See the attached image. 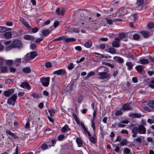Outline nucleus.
Segmentation results:
<instances>
[{
    "mask_svg": "<svg viewBox=\"0 0 154 154\" xmlns=\"http://www.w3.org/2000/svg\"><path fill=\"white\" fill-rule=\"evenodd\" d=\"M5 44L7 45L6 49L7 51L11 50L13 48H20L22 46L21 42L19 40H15L11 42V41H8L5 42Z\"/></svg>",
    "mask_w": 154,
    "mask_h": 154,
    "instance_id": "1",
    "label": "nucleus"
},
{
    "mask_svg": "<svg viewBox=\"0 0 154 154\" xmlns=\"http://www.w3.org/2000/svg\"><path fill=\"white\" fill-rule=\"evenodd\" d=\"M132 133V136L135 137L137 136L138 133L141 134H145L146 132V129L143 125H139L137 126L134 127L131 130Z\"/></svg>",
    "mask_w": 154,
    "mask_h": 154,
    "instance_id": "2",
    "label": "nucleus"
},
{
    "mask_svg": "<svg viewBox=\"0 0 154 154\" xmlns=\"http://www.w3.org/2000/svg\"><path fill=\"white\" fill-rule=\"evenodd\" d=\"M37 56V54L35 51L31 52L27 54L23 58V63L27 62L34 59Z\"/></svg>",
    "mask_w": 154,
    "mask_h": 154,
    "instance_id": "3",
    "label": "nucleus"
},
{
    "mask_svg": "<svg viewBox=\"0 0 154 154\" xmlns=\"http://www.w3.org/2000/svg\"><path fill=\"white\" fill-rule=\"evenodd\" d=\"M17 98V95L16 94H14L11 97L8 98L7 101V103L14 106Z\"/></svg>",
    "mask_w": 154,
    "mask_h": 154,
    "instance_id": "4",
    "label": "nucleus"
},
{
    "mask_svg": "<svg viewBox=\"0 0 154 154\" xmlns=\"http://www.w3.org/2000/svg\"><path fill=\"white\" fill-rule=\"evenodd\" d=\"M98 75L99 76L98 78L101 80H107L110 77V75L106 72H99Z\"/></svg>",
    "mask_w": 154,
    "mask_h": 154,
    "instance_id": "5",
    "label": "nucleus"
},
{
    "mask_svg": "<svg viewBox=\"0 0 154 154\" xmlns=\"http://www.w3.org/2000/svg\"><path fill=\"white\" fill-rule=\"evenodd\" d=\"M14 89H9L4 91L3 94L7 97H9L11 95L14 94Z\"/></svg>",
    "mask_w": 154,
    "mask_h": 154,
    "instance_id": "6",
    "label": "nucleus"
},
{
    "mask_svg": "<svg viewBox=\"0 0 154 154\" xmlns=\"http://www.w3.org/2000/svg\"><path fill=\"white\" fill-rule=\"evenodd\" d=\"M12 36V34L11 32H7L2 34V37L3 38L9 39L11 38Z\"/></svg>",
    "mask_w": 154,
    "mask_h": 154,
    "instance_id": "7",
    "label": "nucleus"
},
{
    "mask_svg": "<svg viewBox=\"0 0 154 154\" xmlns=\"http://www.w3.org/2000/svg\"><path fill=\"white\" fill-rule=\"evenodd\" d=\"M40 81L43 86H47L48 85V77H43L40 79Z\"/></svg>",
    "mask_w": 154,
    "mask_h": 154,
    "instance_id": "8",
    "label": "nucleus"
},
{
    "mask_svg": "<svg viewBox=\"0 0 154 154\" xmlns=\"http://www.w3.org/2000/svg\"><path fill=\"white\" fill-rule=\"evenodd\" d=\"M49 112L50 113V116L51 117H50L49 116V120L51 122L53 123L54 122V120L52 116H53L55 113V110L54 109H51L49 110Z\"/></svg>",
    "mask_w": 154,
    "mask_h": 154,
    "instance_id": "9",
    "label": "nucleus"
},
{
    "mask_svg": "<svg viewBox=\"0 0 154 154\" xmlns=\"http://www.w3.org/2000/svg\"><path fill=\"white\" fill-rule=\"evenodd\" d=\"M66 73L65 70L63 69H60L58 70L54 71L53 72L54 74L57 75H63Z\"/></svg>",
    "mask_w": 154,
    "mask_h": 154,
    "instance_id": "10",
    "label": "nucleus"
},
{
    "mask_svg": "<svg viewBox=\"0 0 154 154\" xmlns=\"http://www.w3.org/2000/svg\"><path fill=\"white\" fill-rule=\"evenodd\" d=\"M20 86L23 88L26 89L27 90H30L31 89V87L29 84L27 82H23L20 85Z\"/></svg>",
    "mask_w": 154,
    "mask_h": 154,
    "instance_id": "11",
    "label": "nucleus"
},
{
    "mask_svg": "<svg viewBox=\"0 0 154 154\" xmlns=\"http://www.w3.org/2000/svg\"><path fill=\"white\" fill-rule=\"evenodd\" d=\"M131 109V108L130 106V104L129 103L125 104L123 106L122 110L123 111L129 110Z\"/></svg>",
    "mask_w": 154,
    "mask_h": 154,
    "instance_id": "12",
    "label": "nucleus"
},
{
    "mask_svg": "<svg viewBox=\"0 0 154 154\" xmlns=\"http://www.w3.org/2000/svg\"><path fill=\"white\" fill-rule=\"evenodd\" d=\"M80 126L83 129L85 133L86 134H87L88 136L90 137L91 136L90 133L88 131L87 128L85 127L83 123L81 122Z\"/></svg>",
    "mask_w": 154,
    "mask_h": 154,
    "instance_id": "13",
    "label": "nucleus"
},
{
    "mask_svg": "<svg viewBox=\"0 0 154 154\" xmlns=\"http://www.w3.org/2000/svg\"><path fill=\"white\" fill-rule=\"evenodd\" d=\"M126 35V34L125 33H120L119 35V37L115 38V40H118L119 42L121 39L125 37Z\"/></svg>",
    "mask_w": 154,
    "mask_h": 154,
    "instance_id": "14",
    "label": "nucleus"
},
{
    "mask_svg": "<svg viewBox=\"0 0 154 154\" xmlns=\"http://www.w3.org/2000/svg\"><path fill=\"white\" fill-rule=\"evenodd\" d=\"M129 116L131 117L134 118H140L141 117V115L138 113H133L129 114Z\"/></svg>",
    "mask_w": 154,
    "mask_h": 154,
    "instance_id": "15",
    "label": "nucleus"
},
{
    "mask_svg": "<svg viewBox=\"0 0 154 154\" xmlns=\"http://www.w3.org/2000/svg\"><path fill=\"white\" fill-rule=\"evenodd\" d=\"M23 37L24 39L28 40H32L34 38V37L32 36L28 35H24Z\"/></svg>",
    "mask_w": 154,
    "mask_h": 154,
    "instance_id": "16",
    "label": "nucleus"
},
{
    "mask_svg": "<svg viewBox=\"0 0 154 154\" xmlns=\"http://www.w3.org/2000/svg\"><path fill=\"white\" fill-rule=\"evenodd\" d=\"M70 130V129L67 125H66L63 127L61 129V131L63 133H66L68 131Z\"/></svg>",
    "mask_w": 154,
    "mask_h": 154,
    "instance_id": "17",
    "label": "nucleus"
},
{
    "mask_svg": "<svg viewBox=\"0 0 154 154\" xmlns=\"http://www.w3.org/2000/svg\"><path fill=\"white\" fill-rule=\"evenodd\" d=\"M113 59L115 61H116L120 63H122L124 62L123 59L119 57H114Z\"/></svg>",
    "mask_w": 154,
    "mask_h": 154,
    "instance_id": "18",
    "label": "nucleus"
},
{
    "mask_svg": "<svg viewBox=\"0 0 154 154\" xmlns=\"http://www.w3.org/2000/svg\"><path fill=\"white\" fill-rule=\"evenodd\" d=\"M75 39L74 38H67L66 36H65L64 41L67 42H74L75 41Z\"/></svg>",
    "mask_w": 154,
    "mask_h": 154,
    "instance_id": "19",
    "label": "nucleus"
},
{
    "mask_svg": "<svg viewBox=\"0 0 154 154\" xmlns=\"http://www.w3.org/2000/svg\"><path fill=\"white\" fill-rule=\"evenodd\" d=\"M107 51L109 53L114 54L117 53L116 50L113 48H109L107 49Z\"/></svg>",
    "mask_w": 154,
    "mask_h": 154,
    "instance_id": "20",
    "label": "nucleus"
},
{
    "mask_svg": "<svg viewBox=\"0 0 154 154\" xmlns=\"http://www.w3.org/2000/svg\"><path fill=\"white\" fill-rule=\"evenodd\" d=\"M6 133L7 134L11 136L14 139L17 138L18 137L17 136L14 134V133H12L9 130H7L6 131Z\"/></svg>",
    "mask_w": 154,
    "mask_h": 154,
    "instance_id": "21",
    "label": "nucleus"
},
{
    "mask_svg": "<svg viewBox=\"0 0 154 154\" xmlns=\"http://www.w3.org/2000/svg\"><path fill=\"white\" fill-rule=\"evenodd\" d=\"M139 61L140 62V63L143 64H146L148 62V60L147 59L142 57L140 58Z\"/></svg>",
    "mask_w": 154,
    "mask_h": 154,
    "instance_id": "22",
    "label": "nucleus"
},
{
    "mask_svg": "<svg viewBox=\"0 0 154 154\" xmlns=\"http://www.w3.org/2000/svg\"><path fill=\"white\" fill-rule=\"evenodd\" d=\"M119 41L118 40H116L114 41L112 43V45L113 47L116 48H118L119 46Z\"/></svg>",
    "mask_w": 154,
    "mask_h": 154,
    "instance_id": "23",
    "label": "nucleus"
},
{
    "mask_svg": "<svg viewBox=\"0 0 154 154\" xmlns=\"http://www.w3.org/2000/svg\"><path fill=\"white\" fill-rule=\"evenodd\" d=\"M59 22L58 21H55L54 23V26H51L50 28V30H51L58 26L59 24Z\"/></svg>",
    "mask_w": 154,
    "mask_h": 154,
    "instance_id": "24",
    "label": "nucleus"
},
{
    "mask_svg": "<svg viewBox=\"0 0 154 154\" xmlns=\"http://www.w3.org/2000/svg\"><path fill=\"white\" fill-rule=\"evenodd\" d=\"M76 142L79 147H82V142L80 138H77Z\"/></svg>",
    "mask_w": 154,
    "mask_h": 154,
    "instance_id": "25",
    "label": "nucleus"
},
{
    "mask_svg": "<svg viewBox=\"0 0 154 154\" xmlns=\"http://www.w3.org/2000/svg\"><path fill=\"white\" fill-rule=\"evenodd\" d=\"M149 86L152 88H154V78L150 80L149 83Z\"/></svg>",
    "mask_w": 154,
    "mask_h": 154,
    "instance_id": "26",
    "label": "nucleus"
},
{
    "mask_svg": "<svg viewBox=\"0 0 154 154\" xmlns=\"http://www.w3.org/2000/svg\"><path fill=\"white\" fill-rule=\"evenodd\" d=\"M22 70L23 72L26 73H30L31 71L30 68L27 67L23 68Z\"/></svg>",
    "mask_w": 154,
    "mask_h": 154,
    "instance_id": "27",
    "label": "nucleus"
},
{
    "mask_svg": "<svg viewBox=\"0 0 154 154\" xmlns=\"http://www.w3.org/2000/svg\"><path fill=\"white\" fill-rule=\"evenodd\" d=\"M126 65L128 66V70L131 69L133 66L132 63L130 62H127Z\"/></svg>",
    "mask_w": 154,
    "mask_h": 154,
    "instance_id": "28",
    "label": "nucleus"
},
{
    "mask_svg": "<svg viewBox=\"0 0 154 154\" xmlns=\"http://www.w3.org/2000/svg\"><path fill=\"white\" fill-rule=\"evenodd\" d=\"M92 42L91 41H88L85 44L84 46L87 48L90 47L92 45Z\"/></svg>",
    "mask_w": 154,
    "mask_h": 154,
    "instance_id": "29",
    "label": "nucleus"
},
{
    "mask_svg": "<svg viewBox=\"0 0 154 154\" xmlns=\"http://www.w3.org/2000/svg\"><path fill=\"white\" fill-rule=\"evenodd\" d=\"M56 140L54 139H52L51 141L49 142V146L51 147L54 146L56 143Z\"/></svg>",
    "mask_w": 154,
    "mask_h": 154,
    "instance_id": "30",
    "label": "nucleus"
},
{
    "mask_svg": "<svg viewBox=\"0 0 154 154\" xmlns=\"http://www.w3.org/2000/svg\"><path fill=\"white\" fill-rule=\"evenodd\" d=\"M136 69L138 72H141L143 70V67L141 65H138L136 66Z\"/></svg>",
    "mask_w": 154,
    "mask_h": 154,
    "instance_id": "31",
    "label": "nucleus"
},
{
    "mask_svg": "<svg viewBox=\"0 0 154 154\" xmlns=\"http://www.w3.org/2000/svg\"><path fill=\"white\" fill-rule=\"evenodd\" d=\"M140 32L145 38H147L149 36V33L146 32L142 31H141Z\"/></svg>",
    "mask_w": 154,
    "mask_h": 154,
    "instance_id": "32",
    "label": "nucleus"
},
{
    "mask_svg": "<svg viewBox=\"0 0 154 154\" xmlns=\"http://www.w3.org/2000/svg\"><path fill=\"white\" fill-rule=\"evenodd\" d=\"M7 67L6 66L1 67L0 68V70L2 72H5L7 70Z\"/></svg>",
    "mask_w": 154,
    "mask_h": 154,
    "instance_id": "33",
    "label": "nucleus"
},
{
    "mask_svg": "<svg viewBox=\"0 0 154 154\" xmlns=\"http://www.w3.org/2000/svg\"><path fill=\"white\" fill-rule=\"evenodd\" d=\"M148 105L151 108L154 109V100H151L148 103Z\"/></svg>",
    "mask_w": 154,
    "mask_h": 154,
    "instance_id": "34",
    "label": "nucleus"
},
{
    "mask_svg": "<svg viewBox=\"0 0 154 154\" xmlns=\"http://www.w3.org/2000/svg\"><path fill=\"white\" fill-rule=\"evenodd\" d=\"M133 38L134 40H137L140 38V36L137 34H135L133 35Z\"/></svg>",
    "mask_w": 154,
    "mask_h": 154,
    "instance_id": "35",
    "label": "nucleus"
},
{
    "mask_svg": "<svg viewBox=\"0 0 154 154\" xmlns=\"http://www.w3.org/2000/svg\"><path fill=\"white\" fill-rule=\"evenodd\" d=\"M21 58H17L14 61V63L16 65H18L20 64L21 63Z\"/></svg>",
    "mask_w": 154,
    "mask_h": 154,
    "instance_id": "36",
    "label": "nucleus"
},
{
    "mask_svg": "<svg viewBox=\"0 0 154 154\" xmlns=\"http://www.w3.org/2000/svg\"><path fill=\"white\" fill-rule=\"evenodd\" d=\"M42 33L43 36H47L48 34V30L47 29H44L42 31Z\"/></svg>",
    "mask_w": 154,
    "mask_h": 154,
    "instance_id": "37",
    "label": "nucleus"
},
{
    "mask_svg": "<svg viewBox=\"0 0 154 154\" xmlns=\"http://www.w3.org/2000/svg\"><path fill=\"white\" fill-rule=\"evenodd\" d=\"M147 27L149 29H152L154 27V23H149L147 24Z\"/></svg>",
    "mask_w": 154,
    "mask_h": 154,
    "instance_id": "38",
    "label": "nucleus"
},
{
    "mask_svg": "<svg viewBox=\"0 0 154 154\" xmlns=\"http://www.w3.org/2000/svg\"><path fill=\"white\" fill-rule=\"evenodd\" d=\"M48 147L47 144L46 143H44L41 146V149L42 150L47 149Z\"/></svg>",
    "mask_w": 154,
    "mask_h": 154,
    "instance_id": "39",
    "label": "nucleus"
},
{
    "mask_svg": "<svg viewBox=\"0 0 154 154\" xmlns=\"http://www.w3.org/2000/svg\"><path fill=\"white\" fill-rule=\"evenodd\" d=\"M6 31V27L0 26V33H3Z\"/></svg>",
    "mask_w": 154,
    "mask_h": 154,
    "instance_id": "40",
    "label": "nucleus"
},
{
    "mask_svg": "<svg viewBox=\"0 0 154 154\" xmlns=\"http://www.w3.org/2000/svg\"><path fill=\"white\" fill-rule=\"evenodd\" d=\"M130 149L127 148H125L124 149L123 153L124 154H130Z\"/></svg>",
    "mask_w": 154,
    "mask_h": 154,
    "instance_id": "41",
    "label": "nucleus"
},
{
    "mask_svg": "<svg viewBox=\"0 0 154 154\" xmlns=\"http://www.w3.org/2000/svg\"><path fill=\"white\" fill-rule=\"evenodd\" d=\"M66 138L65 136L63 134H60L58 136L57 139L59 140H61L65 139Z\"/></svg>",
    "mask_w": 154,
    "mask_h": 154,
    "instance_id": "42",
    "label": "nucleus"
},
{
    "mask_svg": "<svg viewBox=\"0 0 154 154\" xmlns=\"http://www.w3.org/2000/svg\"><path fill=\"white\" fill-rule=\"evenodd\" d=\"M23 23L26 26V27L29 29L31 28V27L29 25L28 23L26 20L24 21Z\"/></svg>",
    "mask_w": 154,
    "mask_h": 154,
    "instance_id": "43",
    "label": "nucleus"
},
{
    "mask_svg": "<svg viewBox=\"0 0 154 154\" xmlns=\"http://www.w3.org/2000/svg\"><path fill=\"white\" fill-rule=\"evenodd\" d=\"M122 109L117 110L115 113V115L116 116H118L121 115L122 113Z\"/></svg>",
    "mask_w": 154,
    "mask_h": 154,
    "instance_id": "44",
    "label": "nucleus"
},
{
    "mask_svg": "<svg viewBox=\"0 0 154 154\" xmlns=\"http://www.w3.org/2000/svg\"><path fill=\"white\" fill-rule=\"evenodd\" d=\"M127 56L128 57H130L133 59H134V57L133 53H129L127 54Z\"/></svg>",
    "mask_w": 154,
    "mask_h": 154,
    "instance_id": "45",
    "label": "nucleus"
},
{
    "mask_svg": "<svg viewBox=\"0 0 154 154\" xmlns=\"http://www.w3.org/2000/svg\"><path fill=\"white\" fill-rule=\"evenodd\" d=\"M117 126L119 128H122L125 127V126H126L125 125H124L123 123H122V122H121L120 123H118V124H117Z\"/></svg>",
    "mask_w": 154,
    "mask_h": 154,
    "instance_id": "46",
    "label": "nucleus"
},
{
    "mask_svg": "<svg viewBox=\"0 0 154 154\" xmlns=\"http://www.w3.org/2000/svg\"><path fill=\"white\" fill-rule=\"evenodd\" d=\"M74 67V65L72 63H70V64L68 66V69L69 70H72Z\"/></svg>",
    "mask_w": 154,
    "mask_h": 154,
    "instance_id": "47",
    "label": "nucleus"
},
{
    "mask_svg": "<svg viewBox=\"0 0 154 154\" xmlns=\"http://www.w3.org/2000/svg\"><path fill=\"white\" fill-rule=\"evenodd\" d=\"M89 139L90 141L93 143H94L95 142V139L93 137H89Z\"/></svg>",
    "mask_w": 154,
    "mask_h": 154,
    "instance_id": "48",
    "label": "nucleus"
},
{
    "mask_svg": "<svg viewBox=\"0 0 154 154\" xmlns=\"http://www.w3.org/2000/svg\"><path fill=\"white\" fill-rule=\"evenodd\" d=\"M6 63L7 64L11 65L13 64V61L12 60H7Z\"/></svg>",
    "mask_w": 154,
    "mask_h": 154,
    "instance_id": "49",
    "label": "nucleus"
},
{
    "mask_svg": "<svg viewBox=\"0 0 154 154\" xmlns=\"http://www.w3.org/2000/svg\"><path fill=\"white\" fill-rule=\"evenodd\" d=\"M94 74H95L94 72L93 71L90 72L88 74L86 77L89 78L92 75H94Z\"/></svg>",
    "mask_w": 154,
    "mask_h": 154,
    "instance_id": "50",
    "label": "nucleus"
},
{
    "mask_svg": "<svg viewBox=\"0 0 154 154\" xmlns=\"http://www.w3.org/2000/svg\"><path fill=\"white\" fill-rule=\"evenodd\" d=\"M31 29H32V32L33 33H35L37 32L39 30V29L36 27H35L33 28H31Z\"/></svg>",
    "mask_w": 154,
    "mask_h": 154,
    "instance_id": "51",
    "label": "nucleus"
},
{
    "mask_svg": "<svg viewBox=\"0 0 154 154\" xmlns=\"http://www.w3.org/2000/svg\"><path fill=\"white\" fill-rule=\"evenodd\" d=\"M30 49L32 50H35L36 48V44H35L33 43L30 45Z\"/></svg>",
    "mask_w": 154,
    "mask_h": 154,
    "instance_id": "52",
    "label": "nucleus"
},
{
    "mask_svg": "<svg viewBox=\"0 0 154 154\" xmlns=\"http://www.w3.org/2000/svg\"><path fill=\"white\" fill-rule=\"evenodd\" d=\"M141 138H143V137L142 136L140 137H138L137 138L134 139V141H137L140 143L142 141L141 139Z\"/></svg>",
    "mask_w": 154,
    "mask_h": 154,
    "instance_id": "53",
    "label": "nucleus"
},
{
    "mask_svg": "<svg viewBox=\"0 0 154 154\" xmlns=\"http://www.w3.org/2000/svg\"><path fill=\"white\" fill-rule=\"evenodd\" d=\"M65 38V36H61L59 37L58 38L55 39L54 40V41H61L62 40H64Z\"/></svg>",
    "mask_w": 154,
    "mask_h": 154,
    "instance_id": "54",
    "label": "nucleus"
},
{
    "mask_svg": "<svg viewBox=\"0 0 154 154\" xmlns=\"http://www.w3.org/2000/svg\"><path fill=\"white\" fill-rule=\"evenodd\" d=\"M137 4L138 6L141 5L143 3V0H137Z\"/></svg>",
    "mask_w": 154,
    "mask_h": 154,
    "instance_id": "55",
    "label": "nucleus"
},
{
    "mask_svg": "<svg viewBox=\"0 0 154 154\" xmlns=\"http://www.w3.org/2000/svg\"><path fill=\"white\" fill-rule=\"evenodd\" d=\"M122 140V138L121 137L119 136H118L116 138V139L115 142H120Z\"/></svg>",
    "mask_w": 154,
    "mask_h": 154,
    "instance_id": "56",
    "label": "nucleus"
},
{
    "mask_svg": "<svg viewBox=\"0 0 154 154\" xmlns=\"http://www.w3.org/2000/svg\"><path fill=\"white\" fill-rule=\"evenodd\" d=\"M126 144V141L125 140H124L120 143V145L121 146L125 145Z\"/></svg>",
    "mask_w": 154,
    "mask_h": 154,
    "instance_id": "57",
    "label": "nucleus"
},
{
    "mask_svg": "<svg viewBox=\"0 0 154 154\" xmlns=\"http://www.w3.org/2000/svg\"><path fill=\"white\" fill-rule=\"evenodd\" d=\"M9 69L10 72H14L16 71V69L12 67H10L9 68Z\"/></svg>",
    "mask_w": 154,
    "mask_h": 154,
    "instance_id": "58",
    "label": "nucleus"
},
{
    "mask_svg": "<svg viewBox=\"0 0 154 154\" xmlns=\"http://www.w3.org/2000/svg\"><path fill=\"white\" fill-rule=\"evenodd\" d=\"M100 48L102 49H105V45L104 44H100Z\"/></svg>",
    "mask_w": 154,
    "mask_h": 154,
    "instance_id": "59",
    "label": "nucleus"
},
{
    "mask_svg": "<svg viewBox=\"0 0 154 154\" xmlns=\"http://www.w3.org/2000/svg\"><path fill=\"white\" fill-rule=\"evenodd\" d=\"M106 22L109 24H111L112 23V20L110 19H108L106 20Z\"/></svg>",
    "mask_w": 154,
    "mask_h": 154,
    "instance_id": "60",
    "label": "nucleus"
},
{
    "mask_svg": "<svg viewBox=\"0 0 154 154\" xmlns=\"http://www.w3.org/2000/svg\"><path fill=\"white\" fill-rule=\"evenodd\" d=\"M85 59V58L83 57L81 58L79 60H78L76 61V63H79L83 61Z\"/></svg>",
    "mask_w": 154,
    "mask_h": 154,
    "instance_id": "61",
    "label": "nucleus"
},
{
    "mask_svg": "<svg viewBox=\"0 0 154 154\" xmlns=\"http://www.w3.org/2000/svg\"><path fill=\"white\" fill-rule=\"evenodd\" d=\"M43 40V38H36V42L37 43H39L41 41H42Z\"/></svg>",
    "mask_w": 154,
    "mask_h": 154,
    "instance_id": "62",
    "label": "nucleus"
},
{
    "mask_svg": "<svg viewBox=\"0 0 154 154\" xmlns=\"http://www.w3.org/2000/svg\"><path fill=\"white\" fill-rule=\"evenodd\" d=\"M147 122L148 123L152 124L153 123H154V121L153 120L151 119H149L147 120Z\"/></svg>",
    "mask_w": 154,
    "mask_h": 154,
    "instance_id": "63",
    "label": "nucleus"
},
{
    "mask_svg": "<svg viewBox=\"0 0 154 154\" xmlns=\"http://www.w3.org/2000/svg\"><path fill=\"white\" fill-rule=\"evenodd\" d=\"M121 133L122 134H128V133L127 130H122L121 131Z\"/></svg>",
    "mask_w": 154,
    "mask_h": 154,
    "instance_id": "64",
    "label": "nucleus"
}]
</instances>
